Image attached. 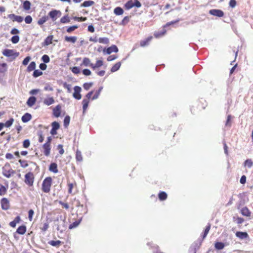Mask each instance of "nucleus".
I'll return each instance as SVG.
<instances>
[{
  "label": "nucleus",
  "mask_w": 253,
  "mask_h": 253,
  "mask_svg": "<svg viewBox=\"0 0 253 253\" xmlns=\"http://www.w3.org/2000/svg\"><path fill=\"white\" fill-rule=\"evenodd\" d=\"M152 39L153 37L152 36L148 37L146 39L142 40L140 42V45L141 47H145L148 45Z\"/></svg>",
  "instance_id": "nucleus-19"
},
{
  "label": "nucleus",
  "mask_w": 253,
  "mask_h": 253,
  "mask_svg": "<svg viewBox=\"0 0 253 253\" xmlns=\"http://www.w3.org/2000/svg\"><path fill=\"white\" fill-rule=\"evenodd\" d=\"M31 3L28 0L24 1L23 2V8L25 10H29L31 8Z\"/></svg>",
  "instance_id": "nucleus-32"
},
{
  "label": "nucleus",
  "mask_w": 253,
  "mask_h": 253,
  "mask_svg": "<svg viewBox=\"0 0 253 253\" xmlns=\"http://www.w3.org/2000/svg\"><path fill=\"white\" fill-rule=\"evenodd\" d=\"M253 165V163L251 159H247L244 162V166H247L248 168H251Z\"/></svg>",
  "instance_id": "nucleus-51"
},
{
  "label": "nucleus",
  "mask_w": 253,
  "mask_h": 253,
  "mask_svg": "<svg viewBox=\"0 0 253 253\" xmlns=\"http://www.w3.org/2000/svg\"><path fill=\"white\" fill-rule=\"evenodd\" d=\"M1 209L3 210H7L10 208V204L8 200L6 198H3L0 200Z\"/></svg>",
  "instance_id": "nucleus-7"
},
{
  "label": "nucleus",
  "mask_w": 253,
  "mask_h": 253,
  "mask_svg": "<svg viewBox=\"0 0 253 253\" xmlns=\"http://www.w3.org/2000/svg\"><path fill=\"white\" fill-rule=\"evenodd\" d=\"M43 154L48 157L50 155L51 151V145L47 143H44L42 145Z\"/></svg>",
  "instance_id": "nucleus-12"
},
{
  "label": "nucleus",
  "mask_w": 253,
  "mask_h": 253,
  "mask_svg": "<svg viewBox=\"0 0 253 253\" xmlns=\"http://www.w3.org/2000/svg\"><path fill=\"white\" fill-rule=\"evenodd\" d=\"M61 106L60 104L57 105L53 109V115L58 118L61 116Z\"/></svg>",
  "instance_id": "nucleus-15"
},
{
  "label": "nucleus",
  "mask_w": 253,
  "mask_h": 253,
  "mask_svg": "<svg viewBox=\"0 0 253 253\" xmlns=\"http://www.w3.org/2000/svg\"><path fill=\"white\" fill-rule=\"evenodd\" d=\"M15 173V170L11 168L10 165L8 163H6L2 168V173L3 176L7 178H10Z\"/></svg>",
  "instance_id": "nucleus-3"
},
{
  "label": "nucleus",
  "mask_w": 253,
  "mask_h": 253,
  "mask_svg": "<svg viewBox=\"0 0 253 253\" xmlns=\"http://www.w3.org/2000/svg\"><path fill=\"white\" fill-rule=\"evenodd\" d=\"M209 13L212 15L218 17H222L224 16V12L220 9H211L209 11Z\"/></svg>",
  "instance_id": "nucleus-10"
},
{
  "label": "nucleus",
  "mask_w": 253,
  "mask_h": 253,
  "mask_svg": "<svg viewBox=\"0 0 253 253\" xmlns=\"http://www.w3.org/2000/svg\"><path fill=\"white\" fill-rule=\"evenodd\" d=\"M103 65V61L101 60H97L95 64H90V67L95 70L96 68L101 67Z\"/></svg>",
  "instance_id": "nucleus-22"
},
{
  "label": "nucleus",
  "mask_w": 253,
  "mask_h": 253,
  "mask_svg": "<svg viewBox=\"0 0 253 253\" xmlns=\"http://www.w3.org/2000/svg\"><path fill=\"white\" fill-rule=\"evenodd\" d=\"M241 213L243 215L247 217H250L251 215V212L247 207H245L241 209Z\"/></svg>",
  "instance_id": "nucleus-20"
},
{
  "label": "nucleus",
  "mask_w": 253,
  "mask_h": 253,
  "mask_svg": "<svg viewBox=\"0 0 253 253\" xmlns=\"http://www.w3.org/2000/svg\"><path fill=\"white\" fill-rule=\"evenodd\" d=\"M53 39V35H49L46 38V39L44 40L43 42L42 43V45L43 46H48L49 44H51L52 43Z\"/></svg>",
  "instance_id": "nucleus-18"
},
{
  "label": "nucleus",
  "mask_w": 253,
  "mask_h": 253,
  "mask_svg": "<svg viewBox=\"0 0 253 253\" xmlns=\"http://www.w3.org/2000/svg\"><path fill=\"white\" fill-rule=\"evenodd\" d=\"M19 163L20 164V165L22 168H25L28 166V162L26 160H19Z\"/></svg>",
  "instance_id": "nucleus-55"
},
{
  "label": "nucleus",
  "mask_w": 253,
  "mask_h": 253,
  "mask_svg": "<svg viewBox=\"0 0 253 253\" xmlns=\"http://www.w3.org/2000/svg\"><path fill=\"white\" fill-rule=\"evenodd\" d=\"M68 193L70 194H75L77 192V184L76 181L68 182Z\"/></svg>",
  "instance_id": "nucleus-6"
},
{
  "label": "nucleus",
  "mask_w": 253,
  "mask_h": 253,
  "mask_svg": "<svg viewBox=\"0 0 253 253\" xmlns=\"http://www.w3.org/2000/svg\"><path fill=\"white\" fill-rule=\"evenodd\" d=\"M8 70V65L6 63L0 62V75L4 76Z\"/></svg>",
  "instance_id": "nucleus-13"
},
{
  "label": "nucleus",
  "mask_w": 253,
  "mask_h": 253,
  "mask_svg": "<svg viewBox=\"0 0 253 253\" xmlns=\"http://www.w3.org/2000/svg\"><path fill=\"white\" fill-rule=\"evenodd\" d=\"M126 9L128 10L133 7V0H129L127 1L124 6Z\"/></svg>",
  "instance_id": "nucleus-38"
},
{
  "label": "nucleus",
  "mask_w": 253,
  "mask_h": 253,
  "mask_svg": "<svg viewBox=\"0 0 253 253\" xmlns=\"http://www.w3.org/2000/svg\"><path fill=\"white\" fill-rule=\"evenodd\" d=\"M94 4V2L92 0H86L84 1L82 4L81 6L83 7H88Z\"/></svg>",
  "instance_id": "nucleus-42"
},
{
  "label": "nucleus",
  "mask_w": 253,
  "mask_h": 253,
  "mask_svg": "<svg viewBox=\"0 0 253 253\" xmlns=\"http://www.w3.org/2000/svg\"><path fill=\"white\" fill-rule=\"evenodd\" d=\"M55 102L53 97H49L45 98L43 100V103L46 105L49 106Z\"/></svg>",
  "instance_id": "nucleus-24"
},
{
  "label": "nucleus",
  "mask_w": 253,
  "mask_h": 253,
  "mask_svg": "<svg viewBox=\"0 0 253 253\" xmlns=\"http://www.w3.org/2000/svg\"><path fill=\"white\" fill-rule=\"evenodd\" d=\"M70 122V117L69 116H66L64 119V126L65 127H68Z\"/></svg>",
  "instance_id": "nucleus-45"
},
{
  "label": "nucleus",
  "mask_w": 253,
  "mask_h": 253,
  "mask_svg": "<svg viewBox=\"0 0 253 253\" xmlns=\"http://www.w3.org/2000/svg\"><path fill=\"white\" fill-rule=\"evenodd\" d=\"M34 214V211L33 210H30L28 211V218L29 220L31 221L33 220V216Z\"/></svg>",
  "instance_id": "nucleus-61"
},
{
  "label": "nucleus",
  "mask_w": 253,
  "mask_h": 253,
  "mask_svg": "<svg viewBox=\"0 0 253 253\" xmlns=\"http://www.w3.org/2000/svg\"><path fill=\"white\" fill-rule=\"evenodd\" d=\"M60 22L62 24L68 23L70 22V19L68 15H65L60 19Z\"/></svg>",
  "instance_id": "nucleus-41"
},
{
  "label": "nucleus",
  "mask_w": 253,
  "mask_h": 253,
  "mask_svg": "<svg viewBox=\"0 0 253 253\" xmlns=\"http://www.w3.org/2000/svg\"><path fill=\"white\" fill-rule=\"evenodd\" d=\"M36 102V98L34 96H31L27 101V104L29 107L33 106Z\"/></svg>",
  "instance_id": "nucleus-26"
},
{
  "label": "nucleus",
  "mask_w": 253,
  "mask_h": 253,
  "mask_svg": "<svg viewBox=\"0 0 253 253\" xmlns=\"http://www.w3.org/2000/svg\"><path fill=\"white\" fill-rule=\"evenodd\" d=\"M73 19L76 21H78V22L85 21L87 20V18L85 17H79L75 16V17H73Z\"/></svg>",
  "instance_id": "nucleus-53"
},
{
  "label": "nucleus",
  "mask_w": 253,
  "mask_h": 253,
  "mask_svg": "<svg viewBox=\"0 0 253 253\" xmlns=\"http://www.w3.org/2000/svg\"><path fill=\"white\" fill-rule=\"evenodd\" d=\"M211 229V224L209 223L208 225L206 226L205 231L204 232L203 234L202 235V239L204 240L206 236H207L209 232V231Z\"/></svg>",
  "instance_id": "nucleus-39"
},
{
  "label": "nucleus",
  "mask_w": 253,
  "mask_h": 253,
  "mask_svg": "<svg viewBox=\"0 0 253 253\" xmlns=\"http://www.w3.org/2000/svg\"><path fill=\"white\" fill-rule=\"evenodd\" d=\"M225 247L223 243L220 242H216L214 244V247L217 250L223 249Z\"/></svg>",
  "instance_id": "nucleus-37"
},
{
  "label": "nucleus",
  "mask_w": 253,
  "mask_h": 253,
  "mask_svg": "<svg viewBox=\"0 0 253 253\" xmlns=\"http://www.w3.org/2000/svg\"><path fill=\"white\" fill-rule=\"evenodd\" d=\"M121 66V62H118L116 63L111 68V72L112 73H114V72L118 71L120 69Z\"/></svg>",
  "instance_id": "nucleus-35"
},
{
  "label": "nucleus",
  "mask_w": 253,
  "mask_h": 253,
  "mask_svg": "<svg viewBox=\"0 0 253 253\" xmlns=\"http://www.w3.org/2000/svg\"><path fill=\"white\" fill-rule=\"evenodd\" d=\"M98 42L100 43L108 44L109 43V39L108 38H100L98 39Z\"/></svg>",
  "instance_id": "nucleus-43"
},
{
  "label": "nucleus",
  "mask_w": 253,
  "mask_h": 253,
  "mask_svg": "<svg viewBox=\"0 0 253 253\" xmlns=\"http://www.w3.org/2000/svg\"><path fill=\"white\" fill-rule=\"evenodd\" d=\"M49 170L54 173H56L58 171L57 165L55 163H52L49 167Z\"/></svg>",
  "instance_id": "nucleus-21"
},
{
  "label": "nucleus",
  "mask_w": 253,
  "mask_h": 253,
  "mask_svg": "<svg viewBox=\"0 0 253 253\" xmlns=\"http://www.w3.org/2000/svg\"><path fill=\"white\" fill-rule=\"evenodd\" d=\"M168 195L165 192L161 191L158 194V198L160 201H164L167 199Z\"/></svg>",
  "instance_id": "nucleus-34"
},
{
  "label": "nucleus",
  "mask_w": 253,
  "mask_h": 253,
  "mask_svg": "<svg viewBox=\"0 0 253 253\" xmlns=\"http://www.w3.org/2000/svg\"><path fill=\"white\" fill-rule=\"evenodd\" d=\"M49 228V224L48 222H45L43 224L42 226L40 227L41 230L42 232L46 231Z\"/></svg>",
  "instance_id": "nucleus-54"
},
{
  "label": "nucleus",
  "mask_w": 253,
  "mask_h": 253,
  "mask_svg": "<svg viewBox=\"0 0 253 253\" xmlns=\"http://www.w3.org/2000/svg\"><path fill=\"white\" fill-rule=\"evenodd\" d=\"M65 41H66L67 42H70L73 43H74L76 42V41L77 40V38L75 36H73V37L66 36L65 37Z\"/></svg>",
  "instance_id": "nucleus-36"
},
{
  "label": "nucleus",
  "mask_w": 253,
  "mask_h": 253,
  "mask_svg": "<svg viewBox=\"0 0 253 253\" xmlns=\"http://www.w3.org/2000/svg\"><path fill=\"white\" fill-rule=\"evenodd\" d=\"M74 92L73 93V97L76 99L80 100L82 98V95L80 92L81 91V88L79 86H75L74 88Z\"/></svg>",
  "instance_id": "nucleus-9"
},
{
  "label": "nucleus",
  "mask_w": 253,
  "mask_h": 253,
  "mask_svg": "<svg viewBox=\"0 0 253 253\" xmlns=\"http://www.w3.org/2000/svg\"><path fill=\"white\" fill-rule=\"evenodd\" d=\"M38 135L39 137L38 141L40 143H42L44 140V136L42 131H40L38 132Z\"/></svg>",
  "instance_id": "nucleus-52"
},
{
  "label": "nucleus",
  "mask_w": 253,
  "mask_h": 253,
  "mask_svg": "<svg viewBox=\"0 0 253 253\" xmlns=\"http://www.w3.org/2000/svg\"><path fill=\"white\" fill-rule=\"evenodd\" d=\"M19 37L18 36H14L11 39V41L13 43H17L19 41Z\"/></svg>",
  "instance_id": "nucleus-56"
},
{
  "label": "nucleus",
  "mask_w": 253,
  "mask_h": 253,
  "mask_svg": "<svg viewBox=\"0 0 253 253\" xmlns=\"http://www.w3.org/2000/svg\"><path fill=\"white\" fill-rule=\"evenodd\" d=\"M31 119V115L28 113H26L22 117L21 120L23 123H27L30 121Z\"/></svg>",
  "instance_id": "nucleus-25"
},
{
  "label": "nucleus",
  "mask_w": 253,
  "mask_h": 253,
  "mask_svg": "<svg viewBox=\"0 0 253 253\" xmlns=\"http://www.w3.org/2000/svg\"><path fill=\"white\" fill-rule=\"evenodd\" d=\"M20 220V217L19 216H17L13 221L9 223V225L11 227L14 228L15 227L16 224L19 223Z\"/></svg>",
  "instance_id": "nucleus-27"
},
{
  "label": "nucleus",
  "mask_w": 253,
  "mask_h": 253,
  "mask_svg": "<svg viewBox=\"0 0 253 253\" xmlns=\"http://www.w3.org/2000/svg\"><path fill=\"white\" fill-rule=\"evenodd\" d=\"M103 89L102 86H100L97 90L96 91L94 95L91 97V95H92L93 93V91H90L89 92H88L86 95L85 98H84L82 101V104H83V112L84 113L86 109H87L89 103V100L90 99H91V100H95L98 98L99 96L100 95V94Z\"/></svg>",
  "instance_id": "nucleus-1"
},
{
  "label": "nucleus",
  "mask_w": 253,
  "mask_h": 253,
  "mask_svg": "<svg viewBox=\"0 0 253 253\" xmlns=\"http://www.w3.org/2000/svg\"><path fill=\"white\" fill-rule=\"evenodd\" d=\"M80 223V220H77L75 222H73L71 224H70L69 226V228L70 229H72L73 228H75L77 227Z\"/></svg>",
  "instance_id": "nucleus-46"
},
{
  "label": "nucleus",
  "mask_w": 253,
  "mask_h": 253,
  "mask_svg": "<svg viewBox=\"0 0 253 253\" xmlns=\"http://www.w3.org/2000/svg\"><path fill=\"white\" fill-rule=\"evenodd\" d=\"M32 18L30 15H28L25 18V22L27 24H30L32 22Z\"/></svg>",
  "instance_id": "nucleus-63"
},
{
  "label": "nucleus",
  "mask_w": 253,
  "mask_h": 253,
  "mask_svg": "<svg viewBox=\"0 0 253 253\" xmlns=\"http://www.w3.org/2000/svg\"><path fill=\"white\" fill-rule=\"evenodd\" d=\"M61 12L59 10H53L49 12L48 15L52 18L53 21H55L57 19V17L61 15Z\"/></svg>",
  "instance_id": "nucleus-8"
},
{
  "label": "nucleus",
  "mask_w": 253,
  "mask_h": 253,
  "mask_svg": "<svg viewBox=\"0 0 253 253\" xmlns=\"http://www.w3.org/2000/svg\"><path fill=\"white\" fill-rule=\"evenodd\" d=\"M83 64L85 66H89L90 67V64H92V63H90V60L88 58L85 57L83 59Z\"/></svg>",
  "instance_id": "nucleus-47"
},
{
  "label": "nucleus",
  "mask_w": 253,
  "mask_h": 253,
  "mask_svg": "<svg viewBox=\"0 0 253 253\" xmlns=\"http://www.w3.org/2000/svg\"><path fill=\"white\" fill-rule=\"evenodd\" d=\"M57 149L59 151V153L61 155H63L64 153L63 146L62 144L58 145L57 146Z\"/></svg>",
  "instance_id": "nucleus-58"
},
{
  "label": "nucleus",
  "mask_w": 253,
  "mask_h": 253,
  "mask_svg": "<svg viewBox=\"0 0 253 253\" xmlns=\"http://www.w3.org/2000/svg\"><path fill=\"white\" fill-rule=\"evenodd\" d=\"M72 71L75 74H78L80 73V69L78 67H74L72 68Z\"/></svg>",
  "instance_id": "nucleus-64"
},
{
  "label": "nucleus",
  "mask_w": 253,
  "mask_h": 253,
  "mask_svg": "<svg viewBox=\"0 0 253 253\" xmlns=\"http://www.w3.org/2000/svg\"><path fill=\"white\" fill-rule=\"evenodd\" d=\"M36 67V62L34 61H32L28 65V66L27 68V71L28 72H31V71H34L35 70Z\"/></svg>",
  "instance_id": "nucleus-29"
},
{
  "label": "nucleus",
  "mask_w": 253,
  "mask_h": 253,
  "mask_svg": "<svg viewBox=\"0 0 253 253\" xmlns=\"http://www.w3.org/2000/svg\"><path fill=\"white\" fill-rule=\"evenodd\" d=\"M42 59L45 63H48L50 61L49 56L46 54H44L42 56Z\"/></svg>",
  "instance_id": "nucleus-62"
},
{
  "label": "nucleus",
  "mask_w": 253,
  "mask_h": 253,
  "mask_svg": "<svg viewBox=\"0 0 253 253\" xmlns=\"http://www.w3.org/2000/svg\"><path fill=\"white\" fill-rule=\"evenodd\" d=\"M42 75V72L40 70H35L33 74V76L34 78H37Z\"/></svg>",
  "instance_id": "nucleus-49"
},
{
  "label": "nucleus",
  "mask_w": 253,
  "mask_h": 253,
  "mask_svg": "<svg viewBox=\"0 0 253 253\" xmlns=\"http://www.w3.org/2000/svg\"><path fill=\"white\" fill-rule=\"evenodd\" d=\"M13 122H14V119L13 118H11L9 120L7 121L4 124V126H5L6 127H9L13 124Z\"/></svg>",
  "instance_id": "nucleus-48"
},
{
  "label": "nucleus",
  "mask_w": 253,
  "mask_h": 253,
  "mask_svg": "<svg viewBox=\"0 0 253 253\" xmlns=\"http://www.w3.org/2000/svg\"><path fill=\"white\" fill-rule=\"evenodd\" d=\"M47 20H48L47 16H43L38 21V24L39 25H42L43 23H44Z\"/></svg>",
  "instance_id": "nucleus-44"
},
{
  "label": "nucleus",
  "mask_w": 253,
  "mask_h": 253,
  "mask_svg": "<svg viewBox=\"0 0 253 253\" xmlns=\"http://www.w3.org/2000/svg\"><path fill=\"white\" fill-rule=\"evenodd\" d=\"M48 243V244H49L50 245H51L52 246L56 247L58 248L61 245L62 242L60 240H57V241L51 240V241H49Z\"/></svg>",
  "instance_id": "nucleus-28"
},
{
  "label": "nucleus",
  "mask_w": 253,
  "mask_h": 253,
  "mask_svg": "<svg viewBox=\"0 0 253 253\" xmlns=\"http://www.w3.org/2000/svg\"><path fill=\"white\" fill-rule=\"evenodd\" d=\"M92 83H86L83 84V87L84 89L87 90L92 86Z\"/></svg>",
  "instance_id": "nucleus-59"
},
{
  "label": "nucleus",
  "mask_w": 253,
  "mask_h": 253,
  "mask_svg": "<svg viewBox=\"0 0 253 253\" xmlns=\"http://www.w3.org/2000/svg\"><path fill=\"white\" fill-rule=\"evenodd\" d=\"M30 145V141L29 139H25L23 142V147L25 148H28Z\"/></svg>",
  "instance_id": "nucleus-60"
},
{
  "label": "nucleus",
  "mask_w": 253,
  "mask_h": 253,
  "mask_svg": "<svg viewBox=\"0 0 253 253\" xmlns=\"http://www.w3.org/2000/svg\"><path fill=\"white\" fill-rule=\"evenodd\" d=\"M167 32L166 29H164L161 32H155L154 34V37L156 38H159L164 36Z\"/></svg>",
  "instance_id": "nucleus-30"
},
{
  "label": "nucleus",
  "mask_w": 253,
  "mask_h": 253,
  "mask_svg": "<svg viewBox=\"0 0 253 253\" xmlns=\"http://www.w3.org/2000/svg\"><path fill=\"white\" fill-rule=\"evenodd\" d=\"M236 236L241 240L249 238L248 234L246 232L237 231L235 233Z\"/></svg>",
  "instance_id": "nucleus-17"
},
{
  "label": "nucleus",
  "mask_w": 253,
  "mask_h": 253,
  "mask_svg": "<svg viewBox=\"0 0 253 253\" xmlns=\"http://www.w3.org/2000/svg\"><path fill=\"white\" fill-rule=\"evenodd\" d=\"M119 51L118 48L116 45H112L106 49H104L103 52H106L107 54H110L112 52L117 53Z\"/></svg>",
  "instance_id": "nucleus-14"
},
{
  "label": "nucleus",
  "mask_w": 253,
  "mask_h": 253,
  "mask_svg": "<svg viewBox=\"0 0 253 253\" xmlns=\"http://www.w3.org/2000/svg\"><path fill=\"white\" fill-rule=\"evenodd\" d=\"M8 17L13 22L17 21L19 23L22 22L23 18L21 16L16 15L14 14H10L8 15Z\"/></svg>",
  "instance_id": "nucleus-16"
},
{
  "label": "nucleus",
  "mask_w": 253,
  "mask_h": 253,
  "mask_svg": "<svg viewBox=\"0 0 253 253\" xmlns=\"http://www.w3.org/2000/svg\"><path fill=\"white\" fill-rule=\"evenodd\" d=\"M78 28V26L77 25H74L71 27H69L67 28L66 30V31L68 33H71L72 32L74 31L76 29H77Z\"/></svg>",
  "instance_id": "nucleus-57"
},
{
  "label": "nucleus",
  "mask_w": 253,
  "mask_h": 253,
  "mask_svg": "<svg viewBox=\"0 0 253 253\" xmlns=\"http://www.w3.org/2000/svg\"><path fill=\"white\" fill-rule=\"evenodd\" d=\"M8 185L5 186L3 185H0V196H3L7 193Z\"/></svg>",
  "instance_id": "nucleus-33"
},
{
  "label": "nucleus",
  "mask_w": 253,
  "mask_h": 253,
  "mask_svg": "<svg viewBox=\"0 0 253 253\" xmlns=\"http://www.w3.org/2000/svg\"><path fill=\"white\" fill-rule=\"evenodd\" d=\"M53 182L52 178L50 176L45 177L42 181L41 185V190L44 193H49Z\"/></svg>",
  "instance_id": "nucleus-2"
},
{
  "label": "nucleus",
  "mask_w": 253,
  "mask_h": 253,
  "mask_svg": "<svg viewBox=\"0 0 253 253\" xmlns=\"http://www.w3.org/2000/svg\"><path fill=\"white\" fill-rule=\"evenodd\" d=\"M130 17L129 16H125L123 19L121 21V24L122 25H126V24H127L128 23V22L129 21V20H130Z\"/></svg>",
  "instance_id": "nucleus-50"
},
{
  "label": "nucleus",
  "mask_w": 253,
  "mask_h": 253,
  "mask_svg": "<svg viewBox=\"0 0 253 253\" xmlns=\"http://www.w3.org/2000/svg\"><path fill=\"white\" fill-rule=\"evenodd\" d=\"M26 226L24 225L20 226L16 230V233L20 235L24 234L26 232Z\"/></svg>",
  "instance_id": "nucleus-23"
},
{
  "label": "nucleus",
  "mask_w": 253,
  "mask_h": 253,
  "mask_svg": "<svg viewBox=\"0 0 253 253\" xmlns=\"http://www.w3.org/2000/svg\"><path fill=\"white\" fill-rule=\"evenodd\" d=\"M124 12L123 9L119 6L116 7L114 9V13L116 15H121L124 13Z\"/></svg>",
  "instance_id": "nucleus-31"
},
{
  "label": "nucleus",
  "mask_w": 253,
  "mask_h": 253,
  "mask_svg": "<svg viewBox=\"0 0 253 253\" xmlns=\"http://www.w3.org/2000/svg\"><path fill=\"white\" fill-rule=\"evenodd\" d=\"M2 54L6 57L10 58V61H13L17 58L19 53L14 51L13 49H5L2 51Z\"/></svg>",
  "instance_id": "nucleus-4"
},
{
  "label": "nucleus",
  "mask_w": 253,
  "mask_h": 253,
  "mask_svg": "<svg viewBox=\"0 0 253 253\" xmlns=\"http://www.w3.org/2000/svg\"><path fill=\"white\" fill-rule=\"evenodd\" d=\"M34 181L35 175L33 172L29 171L25 174L24 181L28 186L32 187L34 185Z\"/></svg>",
  "instance_id": "nucleus-5"
},
{
  "label": "nucleus",
  "mask_w": 253,
  "mask_h": 253,
  "mask_svg": "<svg viewBox=\"0 0 253 253\" xmlns=\"http://www.w3.org/2000/svg\"><path fill=\"white\" fill-rule=\"evenodd\" d=\"M51 126L50 133L53 135L57 134V130L60 128L59 124L57 122H53L51 123Z\"/></svg>",
  "instance_id": "nucleus-11"
},
{
  "label": "nucleus",
  "mask_w": 253,
  "mask_h": 253,
  "mask_svg": "<svg viewBox=\"0 0 253 253\" xmlns=\"http://www.w3.org/2000/svg\"><path fill=\"white\" fill-rule=\"evenodd\" d=\"M76 159L77 161L82 162L83 161V157L82 153L79 150H77L76 153Z\"/></svg>",
  "instance_id": "nucleus-40"
}]
</instances>
